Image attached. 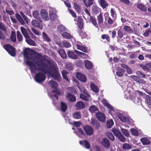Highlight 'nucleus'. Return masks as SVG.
I'll return each instance as SVG.
<instances>
[{
	"label": "nucleus",
	"instance_id": "nucleus-1",
	"mask_svg": "<svg viewBox=\"0 0 151 151\" xmlns=\"http://www.w3.org/2000/svg\"><path fill=\"white\" fill-rule=\"evenodd\" d=\"M37 62H35L27 60L26 63L28 65L30 66L29 69L32 73H35L37 70H40L42 72L46 74L51 72L50 69L48 68V65L42 60L39 61L40 58L38 57L35 58Z\"/></svg>",
	"mask_w": 151,
	"mask_h": 151
},
{
	"label": "nucleus",
	"instance_id": "nucleus-2",
	"mask_svg": "<svg viewBox=\"0 0 151 151\" xmlns=\"http://www.w3.org/2000/svg\"><path fill=\"white\" fill-rule=\"evenodd\" d=\"M4 48L11 56L14 57L16 55V49L12 46L9 44L4 45Z\"/></svg>",
	"mask_w": 151,
	"mask_h": 151
},
{
	"label": "nucleus",
	"instance_id": "nucleus-3",
	"mask_svg": "<svg viewBox=\"0 0 151 151\" xmlns=\"http://www.w3.org/2000/svg\"><path fill=\"white\" fill-rule=\"evenodd\" d=\"M46 78V76L45 74L41 72L37 73L35 76L36 81L38 83H41L44 81Z\"/></svg>",
	"mask_w": 151,
	"mask_h": 151
},
{
	"label": "nucleus",
	"instance_id": "nucleus-4",
	"mask_svg": "<svg viewBox=\"0 0 151 151\" xmlns=\"http://www.w3.org/2000/svg\"><path fill=\"white\" fill-rule=\"evenodd\" d=\"M51 75L55 79H57L58 81L60 80V75L58 68L57 67V68H55L53 69Z\"/></svg>",
	"mask_w": 151,
	"mask_h": 151
},
{
	"label": "nucleus",
	"instance_id": "nucleus-5",
	"mask_svg": "<svg viewBox=\"0 0 151 151\" xmlns=\"http://www.w3.org/2000/svg\"><path fill=\"white\" fill-rule=\"evenodd\" d=\"M83 129L88 135L91 136L93 134V129L91 126L88 125H86L83 127Z\"/></svg>",
	"mask_w": 151,
	"mask_h": 151
},
{
	"label": "nucleus",
	"instance_id": "nucleus-6",
	"mask_svg": "<svg viewBox=\"0 0 151 151\" xmlns=\"http://www.w3.org/2000/svg\"><path fill=\"white\" fill-rule=\"evenodd\" d=\"M97 119L100 122L102 123H104L106 122V116L103 113L99 112L96 114Z\"/></svg>",
	"mask_w": 151,
	"mask_h": 151
},
{
	"label": "nucleus",
	"instance_id": "nucleus-7",
	"mask_svg": "<svg viewBox=\"0 0 151 151\" xmlns=\"http://www.w3.org/2000/svg\"><path fill=\"white\" fill-rule=\"evenodd\" d=\"M41 22L39 20H33L32 22V24L34 27L40 28V29H42L43 26Z\"/></svg>",
	"mask_w": 151,
	"mask_h": 151
},
{
	"label": "nucleus",
	"instance_id": "nucleus-8",
	"mask_svg": "<svg viewBox=\"0 0 151 151\" xmlns=\"http://www.w3.org/2000/svg\"><path fill=\"white\" fill-rule=\"evenodd\" d=\"M40 14L42 19L45 20L47 21L49 19L48 12L45 9H42L40 12Z\"/></svg>",
	"mask_w": 151,
	"mask_h": 151
},
{
	"label": "nucleus",
	"instance_id": "nucleus-9",
	"mask_svg": "<svg viewBox=\"0 0 151 151\" xmlns=\"http://www.w3.org/2000/svg\"><path fill=\"white\" fill-rule=\"evenodd\" d=\"M80 144L83 147L86 149H89L90 148V145L89 142L87 140H84L83 141L80 140L79 142Z\"/></svg>",
	"mask_w": 151,
	"mask_h": 151
},
{
	"label": "nucleus",
	"instance_id": "nucleus-10",
	"mask_svg": "<svg viewBox=\"0 0 151 151\" xmlns=\"http://www.w3.org/2000/svg\"><path fill=\"white\" fill-rule=\"evenodd\" d=\"M75 107L77 110H80L85 107L84 104L81 101L77 102L75 105Z\"/></svg>",
	"mask_w": 151,
	"mask_h": 151
},
{
	"label": "nucleus",
	"instance_id": "nucleus-11",
	"mask_svg": "<svg viewBox=\"0 0 151 151\" xmlns=\"http://www.w3.org/2000/svg\"><path fill=\"white\" fill-rule=\"evenodd\" d=\"M101 143L106 148H109L110 147L109 141L107 138H103Z\"/></svg>",
	"mask_w": 151,
	"mask_h": 151
},
{
	"label": "nucleus",
	"instance_id": "nucleus-12",
	"mask_svg": "<svg viewBox=\"0 0 151 151\" xmlns=\"http://www.w3.org/2000/svg\"><path fill=\"white\" fill-rule=\"evenodd\" d=\"M116 115L122 122H126L127 121L126 117L122 114L116 113Z\"/></svg>",
	"mask_w": 151,
	"mask_h": 151
},
{
	"label": "nucleus",
	"instance_id": "nucleus-13",
	"mask_svg": "<svg viewBox=\"0 0 151 151\" xmlns=\"http://www.w3.org/2000/svg\"><path fill=\"white\" fill-rule=\"evenodd\" d=\"M76 77L78 79L82 82H84L86 81V76L82 73H77L76 74Z\"/></svg>",
	"mask_w": 151,
	"mask_h": 151
},
{
	"label": "nucleus",
	"instance_id": "nucleus-14",
	"mask_svg": "<svg viewBox=\"0 0 151 151\" xmlns=\"http://www.w3.org/2000/svg\"><path fill=\"white\" fill-rule=\"evenodd\" d=\"M67 98L69 101L71 102H74L76 101V96L73 94H71L70 93H68Z\"/></svg>",
	"mask_w": 151,
	"mask_h": 151
},
{
	"label": "nucleus",
	"instance_id": "nucleus-15",
	"mask_svg": "<svg viewBox=\"0 0 151 151\" xmlns=\"http://www.w3.org/2000/svg\"><path fill=\"white\" fill-rule=\"evenodd\" d=\"M91 124L96 129H98L100 127L99 122L98 121L96 120L92 119L91 120Z\"/></svg>",
	"mask_w": 151,
	"mask_h": 151
},
{
	"label": "nucleus",
	"instance_id": "nucleus-16",
	"mask_svg": "<svg viewBox=\"0 0 151 151\" xmlns=\"http://www.w3.org/2000/svg\"><path fill=\"white\" fill-rule=\"evenodd\" d=\"M83 20L81 18V17H78L77 20V24L79 28L81 30L83 28Z\"/></svg>",
	"mask_w": 151,
	"mask_h": 151
},
{
	"label": "nucleus",
	"instance_id": "nucleus-17",
	"mask_svg": "<svg viewBox=\"0 0 151 151\" xmlns=\"http://www.w3.org/2000/svg\"><path fill=\"white\" fill-rule=\"evenodd\" d=\"M73 8L76 12L78 14L80 13L81 10V6L78 5L77 3L76 2L73 3Z\"/></svg>",
	"mask_w": 151,
	"mask_h": 151
},
{
	"label": "nucleus",
	"instance_id": "nucleus-18",
	"mask_svg": "<svg viewBox=\"0 0 151 151\" xmlns=\"http://www.w3.org/2000/svg\"><path fill=\"white\" fill-rule=\"evenodd\" d=\"M137 7L143 12H147V8L146 6L141 4L137 5Z\"/></svg>",
	"mask_w": 151,
	"mask_h": 151
},
{
	"label": "nucleus",
	"instance_id": "nucleus-19",
	"mask_svg": "<svg viewBox=\"0 0 151 151\" xmlns=\"http://www.w3.org/2000/svg\"><path fill=\"white\" fill-rule=\"evenodd\" d=\"M67 54L68 57L73 59H77L78 58V56L74 54V52L70 51L68 52Z\"/></svg>",
	"mask_w": 151,
	"mask_h": 151
},
{
	"label": "nucleus",
	"instance_id": "nucleus-20",
	"mask_svg": "<svg viewBox=\"0 0 151 151\" xmlns=\"http://www.w3.org/2000/svg\"><path fill=\"white\" fill-rule=\"evenodd\" d=\"M117 70L116 72V75L119 77L123 76L125 72V70L121 68H119Z\"/></svg>",
	"mask_w": 151,
	"mask_h": 151
},
{
	"label": "nucleus",
	"instance_id": "nucleus-21",
	"mask_svg": "<svg viewBox=\"0 0 151 151\" xmlns=\"http://www.w3.org/2000/svg\"><path fill=\"white\" fill-rule=\"evenodd\" d=\"M99 3L101 6L104 9L109 6V4L106 0H100Z\"/></svg>",
	"mask_w": 151,
	"mask_h": 151
},
{
	"label": "nucleus",
	"instance_id": "nucleus-22",
	"mask_svg": "<svg viewBox=\"0 0 151 151\" xmlns=\"http://www.w3.org/2000/svg\"><path fill=\"white\" fill-rule=\"evenodd\" d=\"M58 52L63 58L65 59L67 57L66 54L64 50L60 49L58 50Z\"/></svg>",
	"mask_w": 151,
	"mask_h": 151
},
{
	"label": "nucleus",
	"instance_id": "nucleus-23",
	"mask_svg": "<svg viewBox=\"0 0 151 151\" xmlns=\"http://www.w3.org/2000/svg\"><path fill=\"white\" fill-rule=\"evenodd\" d=\"M90 87L92 91L96 93H98L99 91L98 87L94 83L91 84Z\"/></svg>",
	"mask_w": 151,
	"mask_h": 151
},
{
	"label": "nucleus",
	"instance_id": "nucleus-24",
	"mask_svg": "<svg viewBox=\"0 0 151 151\" xmlns=\"http://www.w3.org/2000/svg\"><path fill=\"white\" fill-rule=\"evenodd\" d=\"M85 62V66L86 69H91L93 68V65L90 61L88 60H86Z\"/></svg>",
	"mask_w": 151,
	"mask_h": 151
},
{
	"label": "nucleus",
	"instance_id": "nucleus-25",
	"mask_svg": "<svg viewBox=\"0 0 151 151\" xmlns=\"http://www.w3.org/2000/svg\"><path fill=\"white\" fill-rule=\"evenodd\" d=\"M32 15L33 17H35V18L37 19L38 20H39L41 22H42V21L40 17V14H39V12L38 11H34L32 13Z\"/></svg>",
	"mask_w": 151,
	"mask_h": 151
},
{
	"label": "nucleus",
	"instance_id": "nucleus-26",
	"mask_svg": "<svg viewBox=\"0 0 151 151\" xmlns=\"http://www.w3.org/2000/svg\"><path fill=\"white\" fill-rule=\"evenodd\" d=\"M94 0H83V2L87 7L90 6L93 4Z\"/></svg>",
	"mask_w": 151,
	"mask_h": 151
},
{
	"label": "nucleus",
	"instance_id": "nucleus-27",
	"mask_svg": "<svg viewBox=\"0 0 151 151\" xmlns=\"http://www.w3.org/2000/svg\"><path fill=\"white\" fill-rule=\"evenodd\" d=\"M49 16L50 19L52 21H54L57 17L56 13L54 12L53 11H51L50 12Z\"/></svg>",
	"mask_w": 151,
	"mask_h": 151
},
{
	"label": "nucleus",
	"instance_id": "nucleus-28",
	"mask_svg": "<svg viewBox=\"0 0 151 151\" xmlns=\"http://www.w3.org/2000/svg\"><path fill=\"white\" fill-rule=\"evenodd\" d=\"M90 21L91 23L96 27H98V24L97 23V21L95 17H93L91 15L90 16Z\"/></svg>",
	"mask_w": 151,
	"mask_h": 151
},
{
	"label": "nucleus",
	"instance_id": "nucleus-29",
	"mask_svg": "<svg viewBox=\"0 0 151 151\" xmlns=\"http://www.w3.org/2000/svg\"><path fill=\"white\" fill-rule=\"evenodd\" d=\"M140 140L143 145H147L150 143L149 140L147 137H142L140 139Z\"/></svg>",
	"mask_w": 151,
	"mask_h": 151
},
{
	"label": "nucleus",
	"instance_id": "nucleus-30",
	"mask_svg": "<svg viewBox=\"0 0 151 151\" xmlns=\"http://www.w3.org/2000/svg\"><path fill=\"white\" fill-rule=\"evenodd\" d=\"M62 36L65 38L67 39H70L73 38V36L71 34L68 33L67 32H63L62 34Z\"/></svg>",
	"mask_w": 151,
	"mask_h": 151
},
{
	"label": "nucleus",
	"instance_id": "nucleus-31",
	"mask_svg": "<svg viewBox=\"0 0 151 151\" xmlns=\"http://www.w3.org/2000/svg\"><path fill=\"white\" fill-rule=\"evenodd\" d=\"M97 19L98 24L100 25L103 23V13H100L97 17Z\"/></svg>",
	"mask_w": 151,
	"mask_h": 151
},
{
	"label": "nucleus",
	"instance_id": "nucleus-32",
	"mask_svg": "<svg viewBox=\"0 0 151 151\" xmlns=\"http://www.w3.org/2000/svg\"><path fill=\"white\" fill-rule=\"evenodd\" d=\"M16 17L19 22L22 24L24 25L25 24L24 22L20 15L19 14H16Z\"/></svg>",
	"mask_w": 151,
	"mask_h": 151
},
{
	"label": "nucleus",
	"instance_id": "nucleus-33",
	"mask_svg": "<svg viewBox=\"0 0 151 151\" xmlns=\"http://www.w3.org/2000/svg\"><path fill=\"white\" fill-rule=\"evenodd\" d=\"M49 84L52 88L56 89L58 87V83L53 81H49Z\"/></svg>",
	"mask_w": 151,
	"mask_h": 151
},
{
	"label": "nucleus",
	"instance_id": "nucleus-34",
	"mask_svg": "<svg viewBox=\"0 0 151 151\" xmlns=\"http://www.w3.org/2000/svg\"><path fill=\"white\" fill-rule=\"evenodd\" d=\"M101 38L104 40H106L107 42H109L111 41V39L109 36L107 34H103L101 36Z\"/></svg>",
	"mask_w": 151,
	"mask_h": 151
},
{
	"label": "nucleus",
	"instance_id": "nucleus-35",
	"mask_svg": "<svg viewBox=\"0 0 151 151\" xmlns=\"http://www.w3.org/2000/svg\"><path fill=\"white\" fill-rule=\"evenodd\" d=\"M42 37L44 40L47 42H48L51 41V40L49 36L45 32H42Z\"/></svg>",
	"mask_w": 151,
	"mask_h": 151
},
{
	"label": "nucleus",
	"instance_id": "nucleus-36",
	"mask_svg": "<svg viewBox=\"0 0 151 151\" xmlns=\"http://www.w3.org/2000/svg\"><path fill=\"white\" fill-rule=\"evenodd\" d=\"M60 104L61 111L64 112H65L67 109V106L66 104L64 102H61Z\"/></svg>",
	"mask_w": 151,
	"mask_h": 151
},
{
	"label": "nucleus",
	"instance_id": "nucleus-37",
	"mask_svg": "<svg viewBox=\"0 0 151 151\" xmlns=\"http://www.w3.org/2000/svg\"><path fill=\"white\" fill-rule=\"evenodd\" d=\"M66 29L65 27L62 25H60L57 27V30L60 33L65 31Z\"/></svg>",
	"mask_w": 151,
	"mask_h": 151
},
{
	"label": "nucleus",
	"instance_id": "nucleus-38",
	"mask_svg": "<svg viewBox=\"0 0 151 151\" xmlns=\"http://www.w3.org/2000/svg\"><path fill=\"white\" fill-rule=\"evenodd\" d=\"M74 52L78 55L80 57L84 56L85 57H87L88 56V55L86 54L80 52L77 50H74Z\"/></svg>",
	"mask_w": 151,
	"mask_h": 151
},
{
	"label": "nucleus",
	"instance_id": "nucleus-39",
	"mask_svg": "<svg viewBox=\"0 0 151 151\" xmlns=\"http://www.w3.org/2000/svg\"><path fill=\"white\" fill-rule=\"evenodd\" d=\"M67 74H68V73L65 70H64L62 72V74L63 78L67 82H69V80L67 76Z\"/></svg>",
	"mask_w": 151,
	"mask_h": 151
},
{
	"label": "nucleus",
	"instance_id": "nucleus-40",
	"mask_svg": "<svg viewBox=\"0 0 151 151\" xmlns=\"http://www.w3.org/2000/svg\"><path fill=\"white\" fill-rule=\"evenodd\" d=\"M112 131L114 135L117 137L121 133L120 131L116 129L113 128L112 129Z\"/></svg>",
	"mask_w": 151,
	"mask_h": 151
},
{
	"label": "nucleus",
	"instance_id": "nucleus-41",
	"mask_svg": "<svg viewBox=\"0 0 151 151\" xmlns=\"http://www.w3.org/2000/svg\"><path fill=\"white\" fill-rule=\"evenodd\" d=\"M73 118L76 119H79L81 118V115L80 112H75L73 115Z\"/></svg>",
	"mask_w": 151,
	"mask_h": 151
},
{
	"label": "nucleus",
	"instance_id": "nucleus-42",
	"mask_svg": "<svg viewBox=\"0 0 151 151\" xmlns=\"http://www.w3.org/2000/svg\"><path fill=\"white\" fill-rule=\"evenodd\" d=\"M10 39L12 41L14 42H15L16 41V34L15 32H12L11 34Z\"/></svg>",
	"mask_w": 151,
	"mask_h": 151
},
{
	"label": "nucleus",
	"instance_id": "nucleus-43",
	"mask_svg": "<svg viewBox=\"0 0 151 151\" xmlns=\"http://www.w3.org/2000/svg\"><path fill=\"white\" fill-rule=\"evenodd\" d=\"M26 42L27 44L32 46H35L36 44L35 42L32 40L31 38L29 39H26Z\"/></svg>",
	"mask_w": 151,
	"mask_h": 151
},
{
	"label": "nucleus",
	"instance_id": "nucleus-44",
	"mask_svg": "<svg viewBox=\"0 0 151 151\" xmlns=\"http://www.w3.org/2000/svg\"><path fill=\"white\" fill-rule=\"evenodd\" d=\"M93 12L96 14L99 13V8L96 6L93 5L92 8Z\"/></svg>",
	"mask_w": 151,
	"mask_h": 151
},
{
	"label": "nucleus",
	"instance_id": "nucleus-45",
	"mask_svg": "<svg viewBox=\"0 0 151 151\" xmlns=\"http://www.w3.org/2000/svg\"><path fill=\"white\" fill-rule=\"evenodd\" d=\"M132 79L138 82L141 83L142 80L140 78L137 76H135L134 75L131 76H130Z\"/></svg>",
	"mask_w": 151,
	"mask_h": 151
},
{
	"label": "nucleus",
	"instance_id": "nucleus-46",
	"mask_svg": "<svg viewBox=\"0 0 151 151\" xmlns=\"http://www.w3.org/2000/svg\"><path fill=\"white\" fill-rule=\"evenodd\" d=\"M89 111L92 113H95L96 111L98 110V108L95 105H93L91 106L89 109Z\"/></svg>",
	"mask_w": 151,
	"mask_h": 151
},
{
	"label": "nucleus",
	"instance_id": "nucleus-47",
	"mask_svg": "<svg viewBox=\"0 0 151 151\" xmlns=\"http://www.w3.org/2000/svg\"><path fill=\"white\" fill-rule=\"evenodd\" d=\"M117 34L118 37L120 38H122L124 36L122 29V28H120L118 29Z\"/></svg>",
	"mask_w": 151,
	"mask_h": 151
},
{
	"label": "nucleus",
	"instance_id": "nucleus-48",
	"mask_svg": "<svg viewBox=\"0 0 151 151\" xmlns=\"http://www.w3.org/2000/svg\"><path fill=\"white\" fill-rule=\"evenodd\" d=\"M17 38L18 41L19 42L22 41L23 40V37L19 31H17Z\"/></svg>",
	"mask_w": 151,
	"mask_h": 151
},
{
	"label": "nucleus",
	"instance_id": "nucleus-49",
	"mask_svg": "<svg viewBox=\"0 0 151 151\" xmlns=\"http://www.w3.org/2000/svg\"><path fill=\"white\" fill-rule=\"evenodd\" d=\"M66 68L69 70H72L73 69V67L71 63H69L66 65Z\"/></svg>",
	"mask_w": 151,
	"mask_h": 151
},
{
	"label": "nucleus",
	"instance_id": "nucleus-50",
	"mask_svg": "<svg viewBox=\"0 0 151 151\" xmlns=\"http://www.w3.org/2000/svg\"><path fill=\"white\" fill-rule=\"evenodd\" d=\"M63 45L64 47L66 48H68L71 46V44L69 42L66 41H63Z\"/></svg>",
	"mask_w": 151,
	"mask_h": 151
},
{
	"label": "nucleus",
	"instance_id": "nucleus-51",
	"mask_svg": "<svg viewBox=\"0 0 151 151\" xmlns=\"http://www.w3.org/2000/svg\"><path fill=\"white\" fill-rule=\"evenodd\" d=\"M78 33L79 35L82 38H86L87 37V35L86 33L81 30L79 31Z\"/></svg>",
	"mask_w": 151,
	"mask_h": 151
},
{
	"label": "nucleus",
	"instance_id": "nucleus-52",
	"mask_svg": "<svg viewBox=\"0 0 151 151\" xmlns=\"http://www.w3.org/2000/svg\"><path fill=\"white\" fill-rule=\"evenodd\" d=\"M1 17L0 15V19H1ZM0 29L3 31H6V28L5 26V24L1 22H0Z\"/></svg>",
	"mask_w": 151,
	"mask_h": 151
},
{
	"label": "nucleus",
	"instance_id": "nucleus-53",
	"mask_svg": "<svg viewBox=\"0 0 151 151\" xmlns=\"http://www.w3.org/2000/svg\"><path fill=\"white\" fill-rule=\"evenodd\" d=\"M106 123L107 127L109 128H110L113 125L114 122L112 119H110L107 121Z\"/></svg>",
	"mask_w": 151,
	"mask_h": 151
},
{
	"label": "nucleus",
	"instance_id": "nucleus-54",
	"mask_svg": "<svg viewBox=\"0 0 151 151\" xmlns=\"http://www.w3.org/2000/svg\"><path fill=\"white\" fill-rule=\"evenodd\" d=\"M121 130L122 132L126 136H127V137H129V132L128 130H127V129H125L121 128Z\"/></svg>",
	"mask_w": 151,
	"mask_h": 151
},
{
	"label": "nucleus",
	"instance_id": "nucleus-55",
	"mask_svg": "<svg viewBox=\"0 0 151 151\" xmlns=\"http://www.w3.org/2000/svg\"><path fill=\"white\" fill-rule=\"evenodd\" d=\"M132 148L131 146L127 143L124 144L122 146V148L124 150L130 149Z\"/></svg>",
	"mask_w": 151,
	"mask_h": 151
},
{
	"label": "nucleus",
	"instance_id": "nucleus-56",
	"mask_svg": "<svg viewBox=\"0 0 151 151\" xmlns=\"http://www.w3.org/2000/svg\"><path fill=\"white\" fill-rule=\"evenodd\" d=\"M80 98L86 101H89L88 97L83 93L81 94L80 95Z\"/></svg>",
	"mask_w": 151,
	"mask_h": 151
},
{
	"label": "nucleus",
	"instance_id": "nucleus-57",
	"mask_svg": "<svg viewBox=\"0 0 151 151\" xmlns=\"http://www.w3.org/2000/svg\"><path fill=\"white\" fill-rule=\"evenodd\" d=\"M130 131L132 134L133 135L137 136L139 135V132L138 131L134 129H130Z\"/></svg>",
	"mask_w": 151,
	"mask_h": 151
},
{
	"label": "nucleus",
	"instance_id": "nucleus-58",
	"mask_svg": "<svg viewBox=\"0 0 151 151\" xmlns=\"http://www.w3.org/2000/svg\"><path fill=\"white\" fill-rule=\"evenodd\" d=\"M117 137L121 142H124L126 140L124 136L122 133H121L119 136Z\"/></svg>",
	"mask_w": 151,
	"mask_h": 151
},
{
	"label": "nucleus",
	"instance_id": "nucleus-59",
	"mask_svg": "<svg viewBox=\"0 0 151 151\" xmlns=\"http://www.w3.org/2000/svg\"><path fill=\"white\" fill-rule=\"evenodd\" d=\"M107 137L112 141L114 140L115 138L113 134L111 132H108L107 134Z\"/></svg>",
	"mask_w": 151,
	"mask_h": 151
},
{
	"label": "nucleus",
	"instance_id": "nucleus-60",
	"mask_svg": "<svg viewBox=\"0 0 151 151\" xmlns=\"http://www.w3.org/2000/svg\"><path fill=\"white\" fill-rule=\"evenodd\" d=\"M137 74L138 76L139 77L145 78V75L142 72L140 71H137L136 73Z\"/></svg>",
	"mask_w": 151,
	"mask_h": 151
},
{
	"label": "nucleus",
	"instance_id": "nucleus-61",
	"mask_svg": "<svg viewBox=\"0 0 151 151\" xmlns=\"http://www.w3.org/2000/svg\"><path fill=\"white\" fill-rule=\"evenodd\" d=\"M151 33V29H147L143 34L145 37H147Z\"/></svg>",
	"mask_w": 151,
	"mask_h": 151
},
{
	"label": "nucleus",
	"instance_id": "nucleus-62",
	"mask_svg": "<svg viewBox=\"0 0 151 151\" xmlns=\"http://www.w3.org/2000/svg\"><path fill=\"white\" fill-rule=\"evenodd\" d=\"M146 97L147 103L151 105V96L149 95H146Z\"/></svg>",
	"mask_w": 151,
	"mask_h": 151
},
{
	"label": "nucleus",
	"instance_id": "nucleus-63",
	"mask_svg": "<svg viewBox=\"0 0 151 151\" xmlns=\"http://www.w3.org/2000/svg\"><path fill=\"white\" fill-rule=\"evenodd\" d=\"M124 30L128 32H129L132 31L130 27L129 26H125L124 27Z\"/></svg>",
	"mask_w": 151,
	"mask_h": 151
},
{
	"label": "nucleus",
	"instance_id": "nucleus-64",
	"mask_svg": "<svg viewBox=\"0 0 151 151\" xmlns=\"http://www.w3.org/2000/svg\"><path fill=\"white\" fill-rule=\"evenodd\" d=\"M69 91L72 93H73L75 94H77V92L76 89L72 87H70L69 88Z\"/></svg>",
	"mask_w": 151,
	"mask_h": 151
}]
</instances>
